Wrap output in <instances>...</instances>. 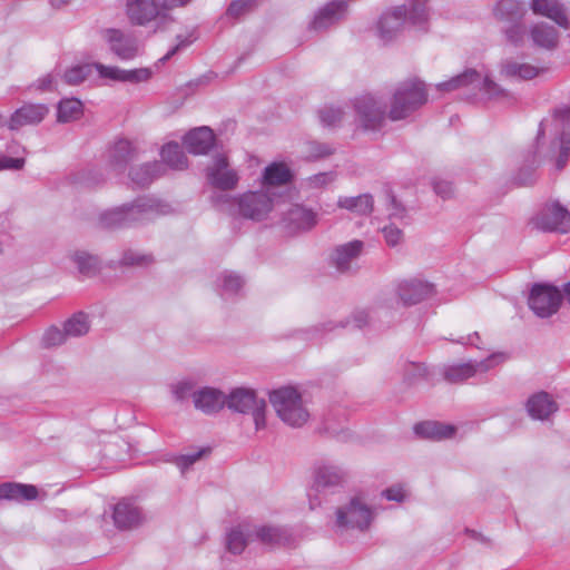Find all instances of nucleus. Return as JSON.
<instances>
[{"label": "nucleus", "instance_id": "1", "mask_svg": "<svg viewBox=\"0 0 570 570\" xmlns=\"http://www.w3.org/2000/svg\"><path fill=\"white\" fill-rule=\"evenodd\" d=\"M170 212V206L155 197H138L132 203L104 212L99 224L107 229L132 227Z\"/></svg>", "mask_w": 570, "mask_h": 570}, {"label": "nucleus", "instance_id": "2", "mask_svg": "<svg viewBox=\"0 0 570 570\" xmlns=\"http://www.w3.org/2000/svg\"><path fill=\"white\" fill-rule=\"evenodd\" d=\"M429 0H409L406 4L384 12L377 22V33L382 41H392L407 22L414 28L426 32L429 26Z\"/></svg>", "mask_w": 570, "mask_h": 570}, {"label": "nucleus", "instance_id": "3", "mask_svg": "<svg viewBox=\"0 0 570 570\" xmlns=\"http://www.w3.org/2000/svg\"><path fill=\"white\" fill-rule=\"evenodd\" d=\"M428 101V91L423 81L411 79L401 82L394 91L387 117L392 121L403 120Z\"/></svg>", "mask_w": 570, "mask_h": 570}, {"label": "nucleus", "instance_id": "4", "mask_svg": "<svg viewBox=\"0 0 570 570\" xmlns=\"http://www.w3.org/2000/svg\"><path fill=\"white\" fill-rule=\"evenodd\" d=\"M269 402L278 417L289 426L299 428L308 420V412L303 406L302 396L296 389L281 387L269 393Z\"/></svg>", "mask_w": 570, "mask_h": 570}, {"label": "nucleus", "instance_id": "5", "mask_svg": "<svg viewBox=\"0 0 570 570\" xmlns=\"http://www.w3.org/2000/svg\"><path fill=\"white\" fill-rule=\"evenodd\" d=\"M225 406L233 412L252 414L255 429L259 431L266 426V401L258 399L252 389L236 387L226 395Z\"/></svg>", "mask_w": 570, "mask_h": 570}, {"label": "nucleus", "instance_id": "6", "mask_svg": "<svg viewBox=\"0 0 570 570\" xmlns=\"http://www.w3.org/2000/svg\"><path fill=\"white\" fill-rule=\"evenodd\" d=\"M101 37L109 51L119 60L130 61L142 52L144 45L131 30L107 28L101 31Z\"/></svg>", "mask_w": 570, "mask_h": 570}, {"label": "nucleus", "instance_id": "7", "mask_svg": "<svg viewBox=\"0 0 570 570\" xmlns=\"http://www.w3.org/2000/svg\"><path fill=\"white\" fill-rule=\"evenodd\" d=\"M561 303V292L551 284H534L528 299L530 309L541 318H548L556 314Z\"/></svg>", "mask_w": 570, "mask_h": 570}, {"label": "nucleus", "instance_id": "8", "mask_svg": "<svg viewBox=\"0 0 570 570\" xmlns=\"http://www.w3.org/2000/svg\"><path fill=\"white\" fill-rule=\"evenodd\" d=\"M535 228L542 232L567 234L570 232V212L559 202H553L533 218Z\"/></svg>", "mask_w": 570, "mask_h": 570}, {"label": "nucleus", "instance_id": "9", "mask_svg": "<svg viewBox=\"0 0 570 570\" xmlns=\"http://www.w3.org/2000/svg\"><path fill=\"white\" fill-rule=\"evenodd\" d=\"M273 208V198L267 191H247L237 197L238 214L247 219L261 222Z\"/></svg>", "mask_w": 570, "mask_h": 570}, {"label": "nucleus", "instance_id": "10", "mask_svg": "<svg viewBox=\"0 0 570 570\" xmlns=\"http://www.w3.org/2000/svg\"><path fill=\"white\" fill-rule=\"evenodd\" d=\"M373 520V511L358 498H353L350 503L336 511V524L338 528L366 530Z\"/></svg>", "mask_w": 570, "mask_h": 570}, {"label": "nucleus", "instance_id": "11", "mask_svg": "<svg viewBox=\"0 0 570 570\" xmlns=\"http://www.w3.org/2000/svg\"><path fill=\"white\" fill-rule=\"evenodd\" d=\"M354 108L360 125L365 130H380L385 121V106L372 96L355 99Z\"/></svg>", "mask_w": 570, "mask_h": 570}, {"label": "nucleus", "instance_id": "12", "mask_svg": "<svg viewBox=\"0 0 570 570\" xmlns=\"http://www.w3.org/2000/svg\"><path fill=\"white\" fill-rule=\"evenodd\" d=\"M206 178L214 188L220 191L234 190L239 177L236 170L229 168L228 159L223 154L213 158V164L205 170Z\"/></svg>", "mask_w": 570, "mask_h": 570}, {"label": "nucleus", "instance_id": "13", "mask_svg": "<svg viewBox=\"0 0 570 570\" xmlns=\"http://www.w3.org/2000/svg\"><path fill=\"white\" fill-rule=\"evenodd\" d=\"M553 118L557 125L562 128L558 138L551 144V148L558 147L554 167L556 170L561 171L570 159V106L554 109Z\"/></svg>", "mask_w": 570, "mask_h": 570}, {"label": "nucleus", "instance_id": "14", "mask_svg": "<svg viewBox=\"0 0 570 570\" xmlns=\"http://www.w3.org/2000/svg\"><path fill=\"white\" fill-rule=\"evenodd\" d=\"M494 360L495 355H491L480 362L470 361L466 363L445 365L442 370V376L448 383L461 384L479 372H488L493 366Z\"/></svg>", "mask_w": 570, "mask_h": 570}, {"label": "nucleus", "instance_id": "15", "mask_svg": "<svg viewBox=\"0 0 570 570\" xmlns=\"http://www.w3.org/2000/svg\"><path fill=\"white\" fill-rule=\"evenodd\" d=\"M346 471L328 461H321L314 469L315 491L331 490L341 487L346 480Z\"/></svg>", "mask_w": 570, "mask_h": 570}, {"label": "nucleus", "instance_id": "16", "mask_svg": "<svg viewBox=\"0 0 570 570\" xmlns=\"http://www.w3.org/2000/svg\"><path fill=\"white\" fill-rule=\"evenodd\" d=\"M166 11L156 0H127L126 14L135 26H146Z\"/></svg>", "mask_w": 570, "mask_h": 570}, {"label": "nucleus", "instance_id": "17", "mask_svg": "<svg viewBox=\"0 0 570 570\" xmlns=\"http://www.w3.org/2000/svg\"><path fill=\"white\" fill-rule=\"evenodd\" d=\"M434 292L433 284L421 279H407L399 283L396 293L404 306L416 305Z\"/></svg>", "mask_w": 570, "mask_h": 570}, {"label": "nucleus", "instance_id": "18", "mask_svg": "<svg viewBox=\"0 0 570 570\" xmlns=\"http://www.w3.org/2000/svg\"><path fill=\"white\" fill-rule=\"evenodd\" d=\"M49 114V107L45 104H23L10 117L8 127L10 130H18L23 126L40 124Z\"/></svg>", "mask_w": 570, "mask_h": 570}, {"label": "nucleus", "instance_id": "19", "mask_svg": "<svg viewBox=\"0 0 570 570\" xmlns=\"http://www.w3.org/2000/svg\"><path fill=\"white\" fill-rule=\"evenodd\" d=\"M216 136L210 127L202 126L187 131L183 137V144L193 155H207L215 146Z\"/></svg>", "mask_w": 570, "mask_h": 570}, {"label": "nucleus", "instance_id": "20", "mask_svg": "<svg viewBox=\"0 0 570 570\" xmlns=\"http://www.w3.org/2000/svg\"><path fill=\"white\" fill-rule=\"evenodd\" d=\"M254 542L271 548L291 544L293 538L291 531L279 525H256L252 529Z\"/></svg>", "mask_w": 570, "mask_h": 570}, {"label": "nucleus", "instance_id": "21", "mask_svg": "<svg viewBox=\"0 0 570 570\" xmlns=\"http://www.w3.org/2000/svg\"><path fill=\"white\" fill-rule=\"evenodd\" d=\"M363 242L355 239L335 247L331 255V264L342 274L351 272L353 264L363 250Z\"/></svg>", "mask_w": 570, "mask_h": 570}, {"label": "nucleus", "instance_id": "22", "mask_svg": "<svg viewBox=\"0 0 570 570\" xmlns=\"http://www.w3.org/2000/svg\"><path fill=\"white\" fill-rule=\"evenodd\" d=\"M347 10L345 0H334L326 3L314 16L311 22L313 30H325L344 18Z\"/></svg>", "mask_w": 570, "mask_h": 570}, {"label": "nucleus", "instance_id": "23", "mask_svg": "<svg viewBox=\"0 0 570 570\" xmlns=\"http://www.w3.org/2000/svg\"><path fill=\"white\" fill-rule=\"evenodd\" d=\"M137 155V148L130 140L119 139L108 151V165L111 170L122 173Z\"/></svg>", "mask_w": 570, "mask_h": 570}, {"label": "nucleus", "instance_id": "24", "mask_svg": "<svg viewBox=\"0 0 570 570\" xmlns=\"http://www.w3.org/2000/svg\"><path fill=\"white\" fill-rule=\"evenodd\" d=\"M558 410V403L546 391L532 394L527 401V411L533 420H548Z\"/></svg>", "mask_w": 570, "mask_h": 570}, {"label": "nucleus", "instance_id": "25", "mask_svg": "<svg viewBox=\"0 0 570 570\" xmlns=\"http://www.w3.org/2000/svg\"><path fill=\"white\" fill-rule=\"evenodd\" d=\"M194 405L205 414H214L225 406L226 395L215 387H203L193 394Z\"/></svg>", "mask_w": 570, "mask_h": 570}, {"label": "nucleus", "instance_id": "26", "mask_svg": "<svg viewBox=\"0 0 570 570\" xmlns=\"http://www.w3.org/2000/svg\"><path fill=\"white\" fill-rule=\"evenodd\" d=\"M112 519L116 528L128 530L141 523L142 514L131 501L124 499L114 507Z\"/></svg>", "mask_w": 570, "mask_h": 570}, {"label": "nucleus", "instance_id": "27", "mask_svg": "<svg viewBox=\"0 0 570 570\" xmlns=\"http://www.w3.org/2000/svg\"><path fill=\"white\" fill-rule=\"evenodd\" d=\"M39 491L33 484L7 481L0 483V501L24 502L33 501L38 498Z\"/></svg>", "mask_w": 570, "mask_h": 570}, {"label": "nucleus", "instance_id": "28", "mask_svg": "<svg viewBox=\"0 0 570 570\" xmlns=\"http://www.w3.org/2000/svg\"><path fill=\"white\" fill-rule=\"evenodd\" d=\"M546 69L528 62H519L508 59L501 63V75L520 80H531L542 73Z\"/></svg>", "mask_w": 570, "mask_h": 570}, {"label": "nucleus", "instance_id": "29", "mask_svg": "<svg viewBox=\"0 0 570 570\" xmlns=\"http://www.w3.org/2000/svg\"><path fill=\"white\" fill-rule=\"evenodd\" d=\"M164 165L161 161L146 163L129 170L131 184L138 188L149 186L163 173Z\"/></svg>", "mask_w": 570, "mask_h": 570}, {"label": "nucleus", "instance_id": "30", "mask_svg": "<svg viewBox=\"0 0 570 570\" xmlns=\"http://www.w3.org/2000/svg\"><path fill=\"white\" fill-rule=\"evenodd\" d=\"M414 433L423 439L440 441L453 436L455 429L450 424L435 421H424L414 425Z\"/></svg>", "mask_w": 570, "mask_h": 570}, {"label": "nucleus", "instance_id": "31", "mask_svg": "<svg viewBox=\"0 0 570 570\" xmlns=\"http://www.w3.org/2000/svg\"><path fill=\"white\" fill-rule=\"evenodd\" d=\"M495 18L500 21L512 23L523 20L525 8L518 0H500L493 8Z\"/></svg>", "mask_w": 570, "mask_h": 570}, {"label": "nucleus", "instance_id": "32", "mask_svg": "<svg viewBox=\"0 0 570 570\" xmlns=\"http://www.w3.org/2000/svg\"><path fill=\"white\" fill-rule=\"evenodd\" d=\"M244 284L245 281L239 274L229 271H225L216 279L217 292L224 299L236 296Z\"/></svg>", "mask_w": 570, "mask_h": 570}, {"label": "nucleus", "instance_id": "33", "mask_svg": "<svg viewBox=\"0 0 570 570\" xmlns=\"http://www.w3.org/2000/svg\"><path fill=\"white\" fill-rule=\"evenodd\" d=\"M225 542L230 553L240 554L250 542H254L252 529L242 525L232 528L226 534Z\"/></svg>", "mask_w": 570, "mask_h": 570}, {"label": "nucleus", "instance_id": "34", "mask_svg": "<svg viewBox=\"0 0 570 570\" xmlns=\"http://www.w3.org/2000/svg\"><path fill=\"white\" fill-rule=\"evenodd\" d=\"M537 151L529 150L524 156L523 165L519 168L518 173L513 177V184L518 187L533 185L537 179Z\"/></svg>", "mask_w": 570, "mask_h": 570}, {"label": "nucleus", "instance_id": "35", "mask_svg": "<svg viewBox=\"0 0 570 570\" xmlns=\"http://www.w3.org/2000/svg\"><path fill=\"white\" fill-rule=\"evenodd\" d=\"M293 173L284 163H273L263 173L264 186H283L291 183Z\"/></svg>", "mask_w": 570, "mask_h": 570}, {"label": "nucleus", "instance_id": "36", "mask_svg": "<svg viewBox=\"0 0 570 570\" xmlns=\"http://www.w3.org/2000/svg\"><path fill=\"white\" fill-rule=\"evenodd\" d=\"M531 39L538 47L553 49L558 46L559 35L554 27L537 23L530 30Z\"/></svg>", "mask_w": 570, "mask_h": 570}, {"label": "nucleus", "instance_id": "37", "mask_svg": "<svg viewBox=\"0 0 570 570\" xmlns=\"http://www.w3.org/2000/svg\"><path fill=\"white\" fill-rule=\"evenodd\" d=\"M160 156L163 163L176 170H184L188 167V158L178 142L170 141L163 146Z\"/></svg>", "mask_w": 570, "mask_h": 570}, {"label": "nucleus", "instance_id": "38", "mask_svg": "<svg viewBox=\"0 0 570 570\" xmlns=\"http://www.w3.org/2000/svg\"><path fill=\"white\" fill-rule=\"evenodd\" d=\"M83 105L77 98H65L58 102L57 120L59 122H69L77 120L82 116Z\"/></svg>", "mask_w": 570, "mask_h": 570}, {"label": "nucleus", "instance_id": "39", "mask_svg": "<svg viewBox=\"0 0 570 570\" xmlns=\"http://www.w3.org/2000/svg\"><path fill=\"white\" fill-rule=\"evenodd\" d=\"M337 205L341 208L360 215H368L373 210V197L370 194L355 197H340Z\"/></svg>", "mask_w": 570, "mask_h": 570}, {"label": "nucleus", "instance_id": "40", "mask_svg": "<svg viewBox=\"0 0 570 570\" xmlns=\"http://www.w3.org/2000/svg\"><path fill=\"white\" fill-rule=\"evenodd\" d=\"M289 224L294 225L297 229H311L316 224V215L312 209L303 206H294L287 214Z\"/></svg>", "mask_w": 570, "mask_h": 570}, {"label": "nucleus", "instance_id": "41", "mask_svg": "<svg viewBox=\"0 0 570 570\" xmlns=\"http://www.w3.org/2000/svg\"><path fill=\"white\" fill-rule=\"evenodd\" d=\"M480 73L474 69H468L464 72L452 77L448 81L440 82L436 88L441 91H452L462 87H468L480 81Z\"/></svg>", "mask_w": 570, "mask_h": 570}, {"label": "nucleus", "instance_id": "42", "mask_svg": "<svg viewBox=\"0 0 570 570\" xmlns=\"http://www.w3.org/2000/svg\"><path fill=\"white\" fill-rule=\"evenodd\" d=\"M73 262L77 265L79 273L83 276H95L100 268V262L97 256L90 255L87 252H76Z\"/></svg>", "mask_w": 570, "mask_h": 570}, {"label": "nucleus", "instance_id": "43", "mask_svg": "<svg viewBox=\"0 0 570 570\" xmlns=\"http://www.w3.org/2000/svg\"><path fill=\"white\" fill-rule=\"evenodd\" d=\"M94 70V63L76 65L68 68L63 73V80L70 86H78L87 80Z\"/></svg>", "mask_w": 570, "mask_h": 570}, {"label": "nucleus", "instance_id": "44", "mask_svg": "<svg viewBox=\"0 0 570 570\" xmlns=\"http://www.w3.org/2000/svg\"><path fill=\"white\" fill-rule=\"evenodd\" d=\"M259 0H234L226 9L227 19L238 20L253 12L258 6Z\"/></svg>", "mask_w": 570, "mask_h": 570}, {"label": "nucleus", "instance_id": "45", "mask_svg": "<svg viewBox=\"0 0 570 570\" xmlns=\"http://www.w3.org/2000/svg\"><path fill=\"white\" fill-rule=\"evenodd\" d=\"M8 149L16 155H18L19 151H21L22 156L10 157V156L4 155L3 153H0V170H6V169L20 170V169H22L26 164V159L23 157V154L26 151L24 148L18 144L13 142L11 146L8 147Z\"/></svg>", "mask_w": 570, "mask_h": 570}, {"label": "nucleus", "instance_id": "46", "mask_svg": "<svg viewBox=\"0 0 570 570\" xmlns=\"http://www.w3.org/2000/svg\"><path fill=\"white\" fill-rule=\"evenodd\" d=\"M386 313L387 311L383 307L355 311L352 315L353 326L361 330L367 325H374L375 320Z\"/></svg>", "mask_w": 570, "mask_h": 570}, {"label": "nucleus", "instance_id": "47", "mask_svg": "<svg viewBox=\"0 0 570 570\" xmlns=\"http://www.w3.org/2000/svg\"><path fill=\"white\" fill-rule=\"evenodd\" d=\"M65 331L68 336H81L89 331V322L87 315L82 312L73 314L65 322Z\"/></svg>", "mask_w": 570, "mask_h": 570}, {"label": "nucleus", "instance_id": "48", "mask_svg": "<svg viewBox=\"0 0 570 570\" xmlns=\"http://www.w3.org/2000/svg\"><path fill=\"white\" fill-rule=\"evenodd\" d=\"M105 181V176L98 168H86L75 174V183L86 187L94 188Z\"/></svg>", "mask_w": 570, "mask_h": 570}, {"label": "nucleus", "instance_id": "49", "mask_svg": "<svg viewBox=\"0 0 570 570\" xmlns=\"http://www.w3.org/2000/svg\"><path fill=\"white\" fill-rule=\"evenodd\" d=\"M539 14L551 19L561 28L568 29L570 26V21L563 4L557 1H552L550 4H547Z\"/></svg>", "mask_w": 570, "mask_h": 570}, {"label": "nucleus", "instance_id": "50", "mask_svg": "<svg viewBox=\"0 0 570 570\" xmlns=\"http://www.w3.org/2000/svg\"><path fill=\"white\" fill-rule=\"evenodd\" d=\"M212 452L210 446L199 448L193 452L180 454L174 459V463L184 473L189 470L198 460Z\"/></svg>", "mask_w": 570, "mask_h": 570}, {"label": "nucleus", "instance_id": "51", "mask_svg": "<svg viewBox=\"0 0 570 570\" xmlns=\"http://www.w3.org/2000/svg\"><path fill=\"white\" fill-rule=\"evenodd\" d=\"M428 368L423 363L409 362L403 368V380L409 385L416 383L420 380L426 379Z\"/></svg>", "mask_w": 570, "mask_h": 570}, {"label": "nucleus", "instance_id": "52", "mask_svg": "<svg viewBox=\"0 0 570 570\" xmlns=\"http://www.w3.org/2000/svg\"><path fill=\"white\" fill-rule=\"evenodd\" d=\"M483 90L489 99H500L507 101L508 104H513L515 101V98L511 92L501 88L488 77L483 80Z\"/></svg>", "mask_w": 570, "mask_h": 570}, {"label": "nucleus", "instance_id": "53", "mask_svg": "<svg viewBox=\"0 0 570 570\" xmlns=\"http://www.w3.org/2000/svg\"><path fill=\"white\" fill-rule=\"evenodd\" d=\"M343 110L338 107H324L320 109L318 117L323 126L334 127L341 122L343 118Z\"/></svg>", "mask_w": 570, "mask_h": 570}, {"label": "nucleus", "instance_id": "54", "mask_svg": "<svg viewBox=\"0 0 570 570\" xmlns=\"http://www.w3.org/2000/svg\"><path fill=\"white\" fill-rule=\"evenodd\" d=\"M504 33H505L507 40L511 45L519 47L523 42V38L525 35V27L522 21L512 22V23H509V27H507L504 29Z\"/></svg>", "mask_w": 570, "mask_h": 570}, {"label": "nucleus", "instance_id": "55", "mask_svg": "<svg viewBox=\"0 0 570 570\" xmlns=\"http://www.w3.org/2000/svg\"><path fill=\"white\" fill-rule=\"evenodd\" d=\"M66 331H61L56 326L48 328L42 336V344L46 347H52L61 345L67 337Z\"/></svg>", "mask_w": 570, "mask_h": 570}, {"label": "nucleus", "instance_id": "56", "mask_svg": "<svg viewBox=\"0 0 570 570\" xmlns=\"http://www.w3.org/2000/svg\"><path fill=\"white\" fill-rule=\"evenodd\" d=\"M151 77V71L148 68H139L125 70L122 69L121 82L138 83L147 81Z\"/></svg>", "mask_w": 570, "mask_h": 570}, {"label": "nucleus", "instance_id": "57", "mask_svg": "<svg viewBox=\"0 0 570 570\" xmlns=\"http://www.w3.org/2000/svg\"><path fill=\"white\" fill-rule=\"evenodd\" d=\"M94 69L97 70L100 78L121 82L122 69H120L119 67L105 66L100 62H94Z\"/></svg>", "mask_w": 570, "mask_h": 570}, {"label": "nucleus", "instance_id": "58", "mask_svg": "<svg viewBox=\"0 0 570 570\" xmlns=\"http://www.w3.org/2000/svg\"><path fill=\"white\" fill-rule=\"evenodd\" d=\"M210 202L218 210H227L234 206H237V198L232 197L223 191L214 193L210 197Z\"/></svg>", "mask_w": 570, "mask_h": 570}, {"label": "nucleus", "instance_id": "59", "mask_svg": "<svg viewBox=\"0 0 570 570\" xmlns=\"http://www.w3.org/2000/svg\"><path fill=\"white\" fill-rule=\"evenodd\" d=\"M334 150L335 149L326 142H320V141L308 142V154H309V157H312L314 159L328 157L334 153Z\"/></svg>", "mask_w": 570, "mask_h": 570}, {"label": "nucleus", "instance_id": "60", "mask_svg": "<svg viewBox=\"0 0 570 570\" xmlns=\"http://www.w3.org/2000/svg\"><path fill=\"white\" fill-rule=\"evenodd\" d=\"M177 45L174 46L171 49L168 50V52L163 56L161 58L158 59L157 63H166L170 58H173L178 51H180L181 49L184 48H187L188 46H190L194 41H195V38H193L191 35L189 36H177Z\"/></svg>", "mask_w": 570, "mask_h": 570}, {"label": "nucleus", "instance_id": "61", "mask_svg": "<svg viewBox=\"0 0 570 570\" xmlns=\"http://www.w3.org/2000/svg\"><path fill=\"white\" fill-rule=\"evenodd\" d=\"M55 89V77L52 73H47L40 78H38L35 82H32L28 90H35L39 92H50Z\"/></svg>", "mask_w": 570, "mask_h": 570}, {"label": "nucleus", "instance_id": "62", "mask_svg": "<svg viewBox=\"0 0 570 570\" xmlns=\"http://www.w3.org/2000/svg\"><path fill=\"white\" fill-rule=\"evenodd\" d=\"M195 384L191 381H181L173 386V394L176 401H184L196 392Z\"/></svg>", "mask_w": 570, "mask_h": 570}, {"label": "nucleus", "instance_id": "63", "mask_svg": "<svg viewBox=\"0 0 570 570\" xmlns=\"http://www.w3.org/2000/svg\"><path fill=\"white\" fill-rule=\"evenodd\" d=\"M382 233L386 244L392 247L399 245L403 237L402 230L394 225L385 226L382 229Z\"/></svg>", "mask_w": 570, "mask_h": 570}, {"label": "nucleus", "instance_id": "64", "mask_svg": "<svg viewBox=\"0 0 570 570\" xmlns=\"http://www.w3.org/2000/svg\"><path fill=\"white\" fill-rule=\"evenodd\" d=\"M432 187L434 193L443 199L450 198L453 194L452 183L444 179L433 178Z\"/></svg>", "mask_w": 570, "mask_h": 570}]
</instances>
